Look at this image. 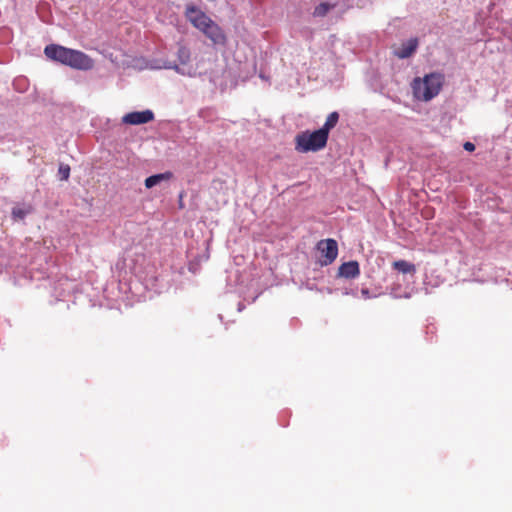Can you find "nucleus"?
<instances>
[{
    "mask_svg": "<svg viewBox=\"0 0 512 512\" xmlns=\"http://www.w3.org/2000/svg\"><path fill=\"white\" fill-rule=\"evenodd\" d=\"M418 47L417 38L409 39L407 42L402 43L401 47L395 51V55L400 59L410 57Z\"/></svg>",
    "mask_w": 512,
    "mask_h": 512,
    "instance_id": "nucleus-10",
    "label": "nucleus"
},
{
    "mask_svg": "<svg viewBox=\"0 0 512 512\" xmlns=\"http://www.w3.org/2000/svg\"><path fill=\"white\" fill-rule=\"evenodd\" d=\"M336 6V4H330L327 2H322L319 5H317L313 11L314 17H324L328 14V12L333 9Z\"/></svg>",
    "mask_w": 512,
    "mask_h": 512,
    "instance_id": "nucleus-14",
    "label": "nucleus"
},
{
    "mask_svg": "<svg viewBox=\"0 0 512 512\" xmlns=\"http://www.w3.org/2000/svg\"><path fill=\"white\" fill-rule=\"evenodd\" d=\"M179 198H180L179 206H180V208H183V202H182L183 194L182 193L180 194Z\"/></svg>",
    "mask_w": 512,
    "mask_h": 512,
    "instance_id": "nucleus-20",
    "label": "nucleus"
},
{
    "mask_svg": "<svg viewBox=\"0 0 512 512\" xmlns=\"http://www.w3.org/2000/svg\"><path fill=\"white\" fill-rule=\"evenodd\" d=\"M360 274V267L357 261H349L341 264L338 268V276L346 279H354Z\"/></svg>",
    "mask_w": 512,
    "mask_h": 512,
    "instance_id": "nucleus-9",
    "label": "nucleus"
},
{
    "mask_svg": "<svg viewBox=\"0 0 512 512\" xmlns=\"http://www.w3.org/2000/svg\"><path fill=\"white\" fill-rule=\"evenodd\" d=\"M190 50L186 46L180 45L177 51V57L181 64L185 65L190 61Z\"/></svg>",
    "mask_w": 512,
    "mask_h": 512,
    "instance_id": "nucleus-15",
    "label": "nucleus"
},
{
    "mask_svg": "<svg viewBox=\"0 0 512 512\" xmlns=\"http://www.w3.org/2000/svg\"><path fill=\"white\" fill-rule=\"evenodd\" d=\"M201 32L208 37L215 45H225L226 36L220 26L213 20Z\"/></svg>",
    "mask_w": 512,
    "mask_h": 512,
    "instance_id": "nucleus-7",
    "label": "nucleus"
},
{
    "mask_svg": "<svg viewBox=\"0 0 512 512\" xmlns=\"http://www.w3.org/2000/svg\"><path fill=\"white\" fill-rule=\"evenodd\" d=\"M464 149H465L466 151L472 152V151H474V150H475V145H474L473 143H471V142H466V143L464 144Z\"/></svg>",
    "mask_w": 512,
    "mask_h": 512,
    "instance_id": "nucleus-18",
    "label": "nucleus"
},
{
    "mask_svg": "<svg viewBox=\"0 0 512 512\" xmlns=\"http://www.w3.org/2000/svg\"><path fill=\"white\" fill-rule=\"evenodd\" d=\"M173 177V173L170 171L155 174L145 179V187L150 189L164 180H170Z\"/></svg>",
    "mask_w": 512,
    "mask_h": 512,
    "instance_id": "nucleus-11",
    "label": "nucleus"
},
{
    "mask_svg": "<svg viewBox=\"0 0 512 512\" xmlns=\"http://www.w3.org/2000/svg\"><path fill=\"white\" fill-rule=\"evenodd\" d=\"M361 293L364 297L369 298V290L368 289H362Z\"/></svg>",
    "mask_w": 512,
    "mask_h": 512,
    "instance_id": "nucleus-19",
    "label": "nucleus"
},
{
    "mask_svg": "<svg viewBox=\"0 0 512 512\" xmlns=\"http://www.w3.org/2000/svg\"><path fill=\"white\" fill-rule=\"evenodd\" d=\"M185 16L188 21L200 31L212 21L209 16L194 5H188L186 7Z\"/></svg>",
    "mask_w": 512,
    "mask_h": 512,
    "instance_id": "nucleus-5",
    "label": "nucleus"
},
{
    "mask_svg": "<svg viewBox=\"0 0 512 512\" xmlns=\"http://www.w3.org/2000/svg\"><path fill=\"white\" fill-rule=\"evenodd\" d=\"M12 214L14 217L23 218L25 216V212L21 209H13Z\"/></svg>",
    "mask_w": 512,
    "mask_h": 512,
    "instance_id": "nucleus-17",
    "label": "nucleus"
},
{
    "mask_svg": "<svg viewBox=\"0 0 512 512\" xmlns=\"http://www.w3.org/2000/svg\"><path fill=\"white\" fill-rule=\"evenodd\" d=\"M65 65L77 70H90L94 67V60L80 50L69 48Z\"/></svg>",
    "mask_w": 512,
    "mask_h": 512,
    "instance_id": "nucleus-4",
    "label": "nucleus"
},
{
    "mask_svg": "<svg viewBox=\"0 0 512 512\" xmlns=\"http://www.w3.org/2000/svg\"><path fill=\"white\" fill-rule=\"evenodd\" d=\"M152 120H154V113L148 109L144 111L130 112L122 117V122L128 125L145 124Z\"/></svg>",
    "mask_w": 512,
    "mask_h": 512,
    "instance_id": "nucleus-6",
    "label": "nucleus"
},
{
    "mask_svg": "<svg viewBox=\"0 0 512 512\" xmlns=\"http://www.w3.org/2000/svg\"><path fill=\"white\" fill-rule=\"evenodd\" d=\"M443 85V77L437 73L426 75L423 79L413 81V95L421 101H429L439 94Z\"/></svg>",
    "mask_w": 512,
    "mask_h": 512,
    "instance_id": "nucleus-1",
    "label": "nucleus"
},
{
    "mask_svg": "<svg viewBox=\"0 0 512 512\" xmlns=\"http://www.w3.org/2000/svg\"><path fill=\"white\" fill-rule=\"evenodd\" d=\"M58 173L61 180H68L70 176V167L66 164H60Z\"/></svg>",
    "mask_w": 512,
    "mask_h": 512,
    "instance_id": "nucleus-16",
    "label": "nucleus"
},
{
    "mask_svg": "<svg viewBox=\"0 0 512 512\" xmlns=\"http://www.w3.org/2000/svg\"><path fill=\"white\" fill-rule=\"evenodd\" d=\"M339 120V114L337 112H332L328 115L324 125L322 128H320L322 131H324L327 136H329V132L331 129H333Z\"/></svg>",
    "mask_w": 512,
    "mask_h": 512,
    "instance_id": "nucleus-13",
    "label": "nucleus"
},
{
    "mask_svg": "<svg viewBox=\"0 0 512 512\" xmlns=\"http://www.w3.org/2000/svg\"><path fill=\"white\" fill-rule=\"evenodd\" d=\"M392 267L403 274H414L416 272L415 265L405 260L394 261Z\"/></svg>",
    "mask_w": 512,
    "mask_h": 512,
    "instance_id": "nucleus-12",
    "label": "nucleus"
},
{
    "mask_svg": "<svg viewBox=\"0 0 512 512\" xmlns=\"http://www.w3.org/2000/svg\"><path fill=\"white\" fill-rule=\"evenodd\" d=\"M68 51L69 48L57 44L47 45L44 49V53L47 58L63 65L66 64Z\"/></svg>",
    "mask_w": 512,
    "mask_h": 512,
    "instance_id": "nucleus-8",
    "label": "nucleus"
},
{
    "mask_svg": "<svg viewBox=\"0 0 512 512\" xmlns=\"http://www.w3.org/2000/svg\"><path fill=\"white\" fill-rule=\"evenodd\" d=\"M316 249L320 253L318 262L321 266L331 265L338 256V244L337 241L332 238L318 241Z\"/></svg>",
    "mask_w": 512,
    "mask_h": 512,
    "instance_id": "nucleus-3",
    "label": "nucleus"
},
{
    "mask_svg": "<svg viewBox=\"0 0 512 512\" xmlns=\"http://www.w3.org/2000/svg\"><path fill=\"white\" fill-rule=\"evenodd\" d=\"M328 141L327 134L318 129L316 131H303L295 136V150L300 153L316 152L323 149Z\"/></svg>",
    "mask_w": 512,
    "mask_h": 512,
    "instance_id": "nucleus-2",
    "label": "nucleus"
}]
</instances>
